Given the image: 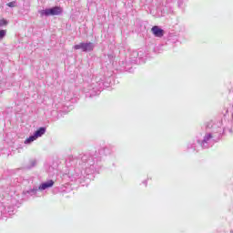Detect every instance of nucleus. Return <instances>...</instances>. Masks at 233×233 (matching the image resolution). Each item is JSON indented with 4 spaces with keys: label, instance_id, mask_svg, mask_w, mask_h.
<instances>
[{
    "label": "nucleus",
    "instance_id": "f03ea898",
    "mask_svg": "<svg viewBox=\"0 0 233 233\" xmlns=\"http://www.w3.org/2000/svg\"><path fill=\"white\" fill-rule=\"evenodd\" d=\"M74 49L82 50V52H92V50H94V44L92 42L80 43L78 45H75Z\"/></svg>",
    "mask_w": 233,
    "mask_h": 233
},
{
    "label": "nucleus",
    "instance_id": "6e6552de",
    "mask_svg": "<svg viewBox=\"0 0 233 233\" xmlns=\"http://www.w3.org/2000/svg\"><path fill=\"white\" fill-rule=\"evenodd\" d=\"M1 25H2V26L4 25V26H6V25H8V21H6L5 19H2L1 20Z\"/></svg>",
    "mask_w": 233,
    "mask_h": 233
},
{
    "label": "nucleus",
    "instance_id": "20e7f679",
    "mask_svg": "<svg viewBox=\"0 0 233 233\" xmlns=\"http://www.w3.org/2000/svg\"><path fill=\"white\" fill-rule=\"evenodd\" d=\"M54 180H49L46 183H42L38 188L40 190H46V188H52V187H54Z\"/></svg>",
    "mask_w": 233,
    "mask_h": 233
},
{
    "label": "nucleus",
    "instance_id": "7ed1b4c3",
    "mask_svg": "<svg viewBox=\"0 0 233 233\" xmlns=\"http://www.w3.org/2000/svg\"><path fill=\"white\" fill-rule=\"evenodd\" d=\"M151 32L155 35V37H163V35H165V31L159 28V26L157 25L153 26L151 28Z\"/></svg>",
    "mask_w": 233,
    "mask_h": 233
},
{
    "label": "nucleus",
    "instance_id": "1a4fd4ad",
    "mask_svg": "<svg viewBox=\"0 0 233 233\" xmlns=\"http://www.w3.org/2000/svg\"><path fill=\"white\" fill-rule=\"evenodd\" d=\"M6 35V30H2L1 31V37H5Z\"/></svg>",
    "mask_w": 233,
    "mask_h": 233
},
{
    "label": "nucleus",
    "instance_id": "423d86ee",
    "mask_svg": "<svg viewBox=\"0 0 233 233\" xmlns=\"http://www.w3.org/2000/svg\"><path fill=\"white\" fill-rule=\"evenodd\" d=\"M37 139V137L34 134V136L29 137L26 140L25 143H32V141H35Z\"/></svg>",
    "mask_w": 233,
    "mask_h": 233
},
{
    "label": "nucleus",
    "instance_id": "39448f33",
    "mask_svg": "<svg viewBox=\"0 0 233 233\" xmlns=\"http://www.w3.org/2000/svg\"><path fill=\"white\" fill-rule=\"evenodd\" d=\"M45 132H46V127H39L35 132V137H41V136H44Z\"/></svg>",
    "mask_w": 233,
    "mask_h": 233
},
{
    "label": "nucleus",
    "instance_id": "f257e3e1",
    "mask_svg": "<svg viewBox=\"0 0 233 233\" xmlns=\"http://www.w3.org/2000/svg\"><path fill=\"white\" fill-rule=\"evenodd\" d=\"M41 15H60L63 14V8L61 6H55L53 8L46 9L40 11Z\"/></svg>",
    "mask_w": 233,
    "mask_h": 233
},
{
    "label": "nucleus",
    "instance_id": "0eeeda50",
    "mask_svg": "<svg viewBox=\"0 0 233 233\" xmlns=\"http://www.w3.org/2000/svg\"><path fill=\"white\" fill-rule=\"evenodd\" d=\"M7 6H9L10 8H15V6H17L16 2L13 1L7 4Z\"/></svg>",
    "mask_w": 233,
    "mask_h": 233
}]
</instances>
